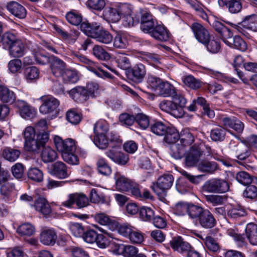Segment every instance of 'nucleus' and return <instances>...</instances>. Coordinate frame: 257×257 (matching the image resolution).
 Masks as SVG:
<instances>
[{
    "mask_svg": "<svg viewBox=\"0 0 257 257\" xmlns=\"http://www.w3.org/2000/svg\"><path fill=\"white\" fill-rule=\"evenodd\" d=\"M172 100H163L159 104L160 109L170 113L176 118L182 117L184 114L183 108L186 103V99L182 95L171 96Z\"/></svg>",
    "mask_w": 257,
    "mask_h": 257,
    "instance_id": "nucleus-1",
    "label": "nucleus"
},
{
    "mask_svg": "<svg viewBox=\"0 0 257 257\" xmlns=\"http://www.w3.org/2000/svg\"><path fill=\"white\" fill-rule=\"evenodd\" d=\"M164 141L171 144L170 150L171 156L176 159H180L184 154V147H180L179 143H176L179 140V134L176 128L172 127L168 128L166 133L164 134Z\"/></svg>",
    "mask_w": 257,
    "mask_h": 257,
    "instance_id": "nucleus-2",
    "label": "nucleus"
},
{
    "mask_svg": "<svg viewBox=\"0 0 257 257\" xmlns=\"http://www.w3.org/2000/svg\"><path fill=\"white\" fill-rule=\"evenodd\" d=\"M72 59L76 62L82 63L90 71L95 73L100 77H106L111 78V75L107 72L103 70L97 66L92 61L88 59L85 56L76 53H73L71 55Z\"/></svg>",
    "mask_w": 257,
    "mask_h": 257,
    "instance_id": "nucleus-3",
    "label": "nucleus"
},
{
    "mask_svg": "<svg viewBox=\"0 0 257 257\" xmlns=\"http://www.w3.org/2000/svg\"><path fill=\"white\" fill-rule=\"evenodd\" d=\"M228 183L224 180L213 179L208 180L202 186V193H223L228 191Z\"/></svg>",
    "mask_w": 257,
    "mask_h": 257,
    "instance_id": "nucleus-4",
    "label": "nucleus"
},
{
    "mask_svg": "<svg viewBox=\"0 0 257 257\" xmlns=\"http://www.w3.org/2000/svg\"><path fill=\"white\" fill-rule=\"evenodd\" d=\"M203 152L200 146L194 145L191 147L186 152H184V163L189 167L196 166L200 161Z\"/></svg>",
    "mask_w": 257,
    "mask_h": 257,
    "instance_id": "nucleus-5",
    "label": "nucleus"
},
{
    "mask_svg": "<svg viewBox=\"0 0 257 257\" xmlns=\"http://www.w3.org/2000/svg\"><path fill=\"white\" fill-rule=\"evenodd\" d=\"M173 181L174 178L172 175H165L159 178L152 188L158 196H161L165 193L166 190L171 188Z\"/></svg>",
    "mask_w": 257,
    "mask_h": 257,
    "instance_id": "nucleus-6",
    "label": "nucleus"
},
{
    "mask_svg": "<svg viewBox=\"0 0 257 257\" xmlns=\"http://www.w3.org/2000/svg\"><path fill=\"white\" fill-rule=\"evenodd\" d=\"M40 99L43 103L40 106L39 110L44 114L56 111L60 105L59 100L52 96H42Z\"/></svg>",
    "mask_w": 257,
    "mask_h": 257,
    "instance_id": "nucleus-7",
    "label": "nucleus"
},
{
    "mask_svg": "<svg viewBox=\"0 0 257 257\" xmlns=\"http://www.w3.org/2000/svg\"><path fill=\"white\" fill-rule=\"evenodd\" d=\"M74 203L78 208H82L89 204V199L84 194H70L68 195V199L62 202V205L65 207L71 208Z\"/></svg>",
    "mask_w": 257,
    "mask_h": 257,
    "instance_id": "nucleus-8",
    "label": "nucleus"
},
{
    "mask_svg": "<svg viewBox=\"0 0 257 257\" xmlns=\"http://www.w3.org/2000/svg\"><path fill=\"white\" fill-rule=\"evenodd\" d=\"M54 142L58 151L61 153V155L64 153L74 152L76 149L75 141L72 139L63 140L60 137L55 136Z\"/></svg>",
    "mask_w": 257,
    "mask_h": 257,
    "instance_id": "nucleus-9",
    "label": "nucleus"
},
{
    "mask_svg": "<svg viewBox=\"0 0 257 257\" xmlns=\"http://www.w3.org/2000/svg\"><path fill=\"white\" fill-rule=\"evenodd\" d=\"M256 22H257V15L252 14L245 17L241 23L235 26V28L239 33L247 37L248 33L246 31L254 30L255 28L254 24Z\"/></svg>",
    "mask_w": 257,
    "mask_h": 257,
    "instance_id": "nucleus-10",
    "label": "nucleus"
},
{
    "mask_svg": "<svg viewBox=\"0 0 257 257\" xmlns=\"http://www.w3.org/2000/svg\"><path fill=\"white\" fill-rule=\"evenodd\" d=\"M15 105L18 108L20 115L26 119H31L35 117L37 114L36 109L26 101L18 100Z\"/></svg>",
    "mask_w": 257,
    "mask_h": 257,
    "instance_id": "nucleus-11",
    "label": "nucleus"
},
{
    "mask_svg": "<svg viewBox=\"0 0 257 257\" xmlns=\"http://www.w3.org/2000/svg\"><path fill=\"white\" fill-rule=\"evenodd\" d=\"M121 13L123 15V25L125 27H131L138 24L140 22L139 18L132 15L131 8L127 5H123L121 7Z\"/></svg>",
    "mask_w": 257,
    "mask_h": 257,
    "instance_id": "nucleus-12",
    "label": "nucleus"
},
{
    "mask_svg": "<svg viewBox=\"0 0 257 257\" xmlns=\"http://www.w3.org/2000/svg\"><path fill=\"white\" fill-rule=\"evenodd\" d=\"M191 29L196 39L203 44H206L210 36L207 30L201 24L194 23L192 25Z\"/></svg>",
    "mask_w": 257,
    "mask_h": 257,
    "instance_id": "nucleus-13",
    "label": "nucleus"
},
{
    "mask_svg": "<svg viewBox=\"0 0 257 257\" xmlns=\"http://www.w3.org/2000/svg\"><path fill=\"white\" fill-rule=\"evenodd\" d=\"M115 186L117 190L122 192L128 191L133 186V181L118 172L114 176Z\"/></svg>",
    "mask_w": 257,
    "mask_h": 257,
    "instance_id": "nucleus-14",
    "label": "nucleus"
},
{
    "mask_svg": "<svg viewBox=\"0 0 257 257\" xmlns=\"http://www.w3.org/2000/svg\"><path fill=\"white\" fill-rule=\"evenodd\" d=\"M57 239L55 230L52 228H44L40 235V241L46 245H53Z\"/></svg>",
    "mask_w": 257,
    "mask_h": 257,
    "instance_id": "nucleus-15",
    "label": "nucleus"
},
{
    "mask_svg": "<svg viewBox=\"0 0 257 257\" xmlns=\"http://www.w3.org/2000/svg\"><path fill=\"white\" fill-rule=\"evenodd\" d=\"M49 64L52 73L55 77L61 76L66 66L63 60L54 56H51Z\"/></svg>",
    "mask_w": 257,
    "mask_h": 257,
    "instance_id": "nucleus-16",
    "label": "nucleus"
},
{
    "mask_svg": "<svg viewBox=\"0 0 257 257\" xmlns=\"http://www.w3.org/2000/svg\"><path fill=\"white\" fill-rule=\"evenodd\" d=\"M93 38L96 39L99 42L108 44L112 42L113 37L108 31L103 29L102 27L98 25L95 32L92 33Z\"/></svg>",
    "mask_w": 257,
    "mask_h": 257,
    "instance_id": "nucleus-17",
    "label": "nucleus"
},
{
    "mask_svg": "<svg viewBox=\"0 0 257 257\" xmlns=\"http://www.w3.org/2000/svg\"><path fill=\"white\" fill-rule=\"evenodd\" d=\"M50 173L60 179L66 178L69 175L66 165L60 161H57L52 165Z\"/></svg>",
    "mask_w": 257,
    "mask_h": 257,
    "instance_id": "nucleus-18",
    "label": "nucleus"
},
{
    "mask_svg": "<svg viewBox=\"0 0 257 257\" xmlns=\"http://www.w3.org/2000/svg\"><path fill=\"white\" fill-rule=\"evenodd\" d=\"M170 245L175 251L180 253L187 252L191 246L188 242L184 241L180 236L173 237L170 241Z\"/></svg>",
    "mask_w": 257,
    "mask_h": 257,
    "instance_id": "nucleus-19",
    "label": "nucleus"
},
{
    "mask_svg": "<svg viewBox=\"0 0 257 257\" xmlns=\"http://www.w3.org/2000/svg\"><path fill=\"white\" fill-rule=\"evenodd\" d=\"M67 92L70 97L76 101H85L88 98L87 91L84 87L76 86Z\"/></svg>",
    "mask_w": 257,
    "mask_h": 257,
    "instance_id": "nucleus-20",
    "label": "nucleus"
},
{
    "mask_svg": "<svg viewBox=\"0 0 257 257\" xmlns=\"http://www.w3.org/2000/svg\"><path fill=\"white\" fill-rule=\"evenodd\" d=\"M200 225L205 228H211L216 224V220L212 213L207 209L201 214L198 219Z\"/></svg>",
    "mask_w": 257,
    "mask_h": 257,
    "instance_id": "nucleus-21",
    "label": "nucleus"
},
{
    "mask_svg": "<svg viewBox=\"0 0 257 257\" xmlns=\"http://www.w3.org/2000/svg\"><path fill=\"white\" fill-rule=\"evenodd\" d=\"M149 34L155 39L161 41H166L169 38V34L166 28L163 25L157 24Z\"/></svg>",
    "mask_w": 257,
    "mask_h": 257,
    "instance_id": "nucleus-22",
    "label": "nucleus"
},
{
    "mask_svg": "<svg viewBox=\"0 0 257 257\" xmlns=\"http://www.w3.org/2000/svg\"><path fill=\"white\" fill-rule=\"evenodd\" d=\"M196 167L198 171L207 174H212L218 169V166L216 162L206 160L199 161Z\"/></svg>",
    "mask_w": 257,
    "mask_h": 257,
    "instance_id": "nucleus-23",
    "label": "nucleus"
},
{
    "mask_svg": "<svg viewBox=\"0 0 257 257\" xmlns=\"http://www.w3.org/2000/svg\"><path fill=\"white\" fill-rule=\"evenodd\" d=\"M8 11L15 17L19 19H24L26 17L27 12L25 8L16 2H11L7 5Z\"/></svg>",
    "mask_w": 257,
    "mask_h": 257,
    "instance_id": "nucleus-24",
    "label": "nucleus"
},
{
    "mask_svg": "<svg viewBox=\"0 0 257 257\" xmlns=\"http://www.w3.org/2000/svg\"><path fill=\"white\" fill-rule=\"evenodd\" d=\"M8 49L10 55L15 58H19L24 55L25 46L22 41L19 39Z\"/></svg>",
    "mask_w": 257,
    "mask_h": 257,
    "instance_id": "nucleus-25",
    "label": "nucleus"
},
{
    "mask_svg": "<svg viewBox=\"0 0 257 257\" xmlns=\"http://www.w3.org/2000/svg\"><path fill=\"white\" fill-rule=\"evenodd\" d=\"M222 122L224 126L231 128L238 133H241L244 128V124L238 119L223 117Z\"/></svg>",
    "mask_w": 257,
    "mask_h": 257,
    "instance_id": "nucleus-26",
    "label": "nucleus"
},
{
    "mask_svg": "<svg viewBox=\"0 0 257 257\" xmlns=\"http://www.w3.org/2000/svg\"><path fill=\"white\" fill-rule=\"evenodd\" d=\"M180 147H185L191 145L195 140L194 135L187 128L183 130L179 135Z\"/></svg>",
    "mask_w": 257,
    "mask_h": 257,
    "instance_id": "nucleus-27",
    "label": "nucleus"
},
{
    "mask_svg": "<svg viewBox=\"0 0 257 257\" xmlns=\"http://www.w3.org/2000/svg\"><path fill=\"white\" fill-rule=\"evenodd\" d=\"M158 91L161 95L165 97L181 95L180 93H177L174 86L166 81L163 80Z\"/></svg>",
    "mask_w": 257,
    "mask_h": 257,
    "instance_id": "nucleus-28",
    "label": "nucleus"
},
{
    "mask_svg": "<svg viewBox=\"0 0 257 257\" xmlns=\"http://www.w3.org/2000/svg\"><path fill=\"white\" fill-rule=\"evenodd\" d=\"M225 43L230 47L244 52L247 49V44L239 36H235L229 41L226 40Z\"/></svg>",
    "mask_w": 257,
    "mask_h": 257,
    "instance_id": "nucleus-29",
    "label": "nucleus"
},
{
    "mask_svg": "<svg viewBox=\"0 0 257 257\" xmlns=\"http://www.w3.org/2000/svg\"><path fill=\"white\" fill-rule=\"evenodd\" d=\"M131 72L132 80L136 82H141L143 81L146 74V70L145 66L140 63L133 67Z\"/></svg>",
    "mask_w": 257,
    "mask_h": 257,
    "instance_id": "nucleus-30",
    "label": "nucleus"
},
{
    "mask_svg": "<svg viewBox=\"0 0 257 257\" xmlns=\"http://www.w3.org/2000/svg\"><path fill=\"white\" fill-rule=\"evenodd\" d=\"M246 237L250 244L257 245V225L253 223L247 224L245 228Z\"/></svg>",
    "mask_w": 257,
    "mask_h": 257,
    "instance_id": "nucleus-31",
    "label": "nucleus"
},
{
    "mask_svg": "<svg viewBox=\"0 0 257 257\" xmlns=\"http://www.w3.org/2000/svg\"><path fill=\"white\" fill-rule=\"evenodd\" d=\"M16 99L13 91L4 85H0V100L4 103H12Z\"/></svg>",
    "mask_w": 257,
    "mask_h": 257,
    "instance_id": "nucleus-32",
    "label": "nucleus"
},
{
    "mask_svg": "<svg viewBox=\"0 0 257 257\" xmlns=\"http://www.w3.org/2000/svg\"><path fill=\"white\" fill-rule=\"evenodd\" d=\"M34 206L36 210L45 215L49 214L51 212L49 203L44 198H39L36 201Z\"/></svg>",
    "mask_w": 257,
    "mask_h": 257,
    "instance_id": "nucleus-33",
    "label": "nucleus"
},
{
    "mask_svg": "<svg viewBox=\"0 0 257 257\" xmlns=\"http://www.w3.org/2000/svg\"><path fill=\"white\" fill-rule=\"evenodd\" d=\"M14 190L15 185L13 183L8 182V181L3 183L0 188V192L3 199L5 200L11 199Z\"/></svg>",
    "mask_w": 257,
    "mask_h": 257,
    "instance_id": "nucleus-34",
    "label": "nucleus"
},
{
    "mask_svg": "<svg viewBox=\"0 0 257 257\" xmlns=\"http://www.w3.org/2000/svg\"><path fill=\"white\" fill-rule=\"evenodd\" d=\"M121 14L116 9L109 7L103 11V16L107 21L116 23L120 20Z\"/></svg>",
    "mask_w": 257,
    "mask_h": 257,
    "instance_id": "nucleus-35",
    "label": "nucleus"
},
{
    "mask_svg": "<svg viewBox=\"0 0 257 257\" xmlns=\"http://www.w3.org/2000/svg\"><path fill=\"white\" fill-rule=\"evenodd\" d=\"M57 157V153L50 147H44L41 153V158L44 163L52 162Z\"/></svg>",
    "mask_w": 257,
    "mask_h": 257,
    "instance_id": "nucleus-36",
    "label": "nucleus"
},
{
    "mask_svg": "<svg viewBox=\"0 0 257 257\" xmlns=\"http://www.w3.org/2000/svg\"><path fill=\"white\" fill-rule=\"evenodd\" d=\"M61 76L66 83H75L79 80L78 72L75 70L65 69Z\"/></svg>",
    "mask_w": 257,
    "mask_h": 257,
    "instance_id": "nucleus-37",
    "label": "nucleus"
},
{
    "mask_svg": "<svg viewBox=\"0 0 257 257\" xmlns=\"http://www.w3.org/2000/svg\"><path fill=\"white\" fill-rule=\"evenodd\" d=\"M35 231L34 226L29 223H23L17 229V233L21 236H32L34 234Z\"/></svg>",
    "mask_w": 257,
    "mask_h": 257,
    "instance_id": "nucleus-38",
    "label": "nucleus"
},
{
    "mask_svg": "<svg viewBox=\"0 0 257 257\" xmlns=\"http://www.w3.org/2000/svg\"><path fill=\"white\" fill-rule=\"evenodd\" d=\"M19 39L15 34L7 32L2 35L1 43H2L4 48H9Z\"/></svg>",
    "mask_w": 257,
    "mask_h": 257,
    "instance_id": "nucleus-39",
    "label": "nucleus"
},
{
    "mask_svg": "<svg viewBox=\"0 0 257 257\" xmlns=\"http://www.w3.org/2000/svg\"><path fill=\"white\" fill-rule=\"evenodd\" d=\"M234 151L238 159L243 160L250 156L248 148L243 144H238L234 146Z\"/></svg>",
    "mask_w": 257,
    "mask_h": 257,
    "instance_id": "nucleus-40",
    "label": "nucleus"
},
{
    "mask_svg": "<svg viewBox=\"0 0 257 257\" xmlns=\"http://www.w3.org/2000/svg\"><path fill=\"white\" fill-rule=\"evenodd\" d=\"M226 131L222 127H215L210 132V138L214 142H222L225 139Z\"/></svg>",
    "mask_w": 257,
    "mask_h": 257,
    "instance_id": "nucleus-41",
    "label": "nucleus"
},
{
    "mask_svg": "<svg viewBox=\"0 0 257 257\" xmlns=\"http://www.w3.org/2000/svg\"><path fill=\"white\" fill-rule=\"evenodd\" d=\"M41 148L42 147L37 138L24 142V149L28 152H32L34 154L39 153Z\"/></svg>",
    "mask_w": 257,
    "mask_h": 257,
    "instance_id": "nucleus-42",
    "label": "nucleus"
},
{
    "mask_svg": "<svg viewBox=\"0 0 257 257\" xmlns=\"http://www.w3.org/2000/svg\"><path fill=\"white\" fill-rule=\"evenodd\" d=\"M67 21L71 24L78 26L82 22V17L81 15L75 11H71L66 15Z\"/></svg>",
    "mask_w": 257,
    "mask_h": 257,
    "instance_id": "nucleus-43",
    "label": "nucleus"
},
{
    "mask_svg": "<svg viewBox=\"0 0 257 257\" xmlns=\"http://www.w3.org/2000/svg\"><path fill=\"white\" fill-rule=\"evenodd\" d=\"M227 215L233 218L244 216L246 215L244 209L241 206H233L227 210Z\"/></svg>",
    "mask_w": 257,
    "mask_h": 257,
    "instance_id": "nucleus-44",
    "label": "nucleus"
},
{
    "mask_svg": "<svg viewBox=\"0 0 257 257\" xmlns=\"http://www.w3.org/2000/svg\"><path fill=\"white\" fill-rule=\"evenodd\" d=\"M205 45L207 50L212 53H217L219 52L221 49L220 40L217 38H210L206 44Z\"/></svg>",
    "mask_w": 257,
    "mask_h": 257,
    "instance_id": "nucleus-45",
    "label": "nucleus"
},
{
    "mask_svg": "<svg viewBox=\"0 0 257 257\" xmlns=\"http://www.w3.org/2000/svg\"><path fill=\"white\" fill-rule=\"evenodd\" d=\"M21 154V152L17 149L6 148L3 151L4 157L10 162H14L17 160Z\"/></svg>",
    "mask_w": 257,
    "mask_h": 257,
    "instance_id": "nucleus-46",
    "label": "nucleus"
},
{
    "mask_svg": "<svg viewBox=\"0 0 257 257\" xmlns=\"http://www.w3.org/2000/svg\"><path fill=\"white\" fill-rule=\"evenodd\" d=\"M93 55L100 60H107L110 58L109 54L100 46L95 45L92 49Z\"/></svg>",
    "mask_w": 257,
    "mask_h": 257,
    "instance_id": "nucleus-47",
    "label": "nucleus"
},
{
    "mask_svg": "<svg viewBox=\"0 0 257 257\" xmlns=\"http://www.w3.org/2000/svg\"><path fill=\"white\" fill-rule=\"evenodd\" d=\"M185 85L193 89H197L201 86L202 82L192 75L186 76L183 79Z\"/></svg>",
    "mask_w": 257,
    "mask_h": 257,
    "instance_id": "nucleus-48",
    "label": "nucleus"
},
{
    "mask_svg": "<svg viewBox=\"0 0 257 257\" xmlns=\"http://www.w3.org/2000/svg\"><path fill=\"white\" fill-rule=\"evenodd\" d=\"M227 233L233 238L238 246L243 247L247 244L245 237L243 234L238 233L233 229H229Z\"/></svg>",
    "mask_w": 257,
    "mask_h": 257,
    "instance_id": "nucleus-49",
    "label": "nucleus"
},
{
    "mask_svg": "<svg viewBox=\"0 0 257 257\" xmlns=\"http://www.w3.org/2000/svg\"><path fill=\"white\" fill-rule=\"evenodd\" d=\"M27 175L29 179L37 182H40L43 179V172L37 168H30L27 172Z\"/></svg>",
    "mask_w": 257,
    "mask_h": 257,
    "instance_id": "nucleus-50",
    "label": "nucleus"
},
{
    "mask_svg": "<svg viewBox=\"0 0 257 257\" xmlns=\"http://www.w3.org/2000/svg\"><path fill=\"white\" fill-rule=\"evenodd\" d=\"M205 210L200 206L190 204L188 205V214L193 219H199Z\"/></svg>",
    "mask_w": 257,
    "mask_h": 257,
    "instance_id": "nucleus-51",
    "label": "nucleus"
},
{
    "mask_svg": "<svg viewBox=\"0 0 257 257\" xmlns=\"http://www.w3.org/2000/svg\"><path fill=\"white\" fill-rule=\"evenodd\" d=\"M108 130V124L104 120H99L94 124L93 131L95 136L106 135Z\"/></svg>",
    "mask_w": 257,
    "mask_h": 257,
    "instance_id": "nucleus-52",
    "label": "nucleus"
},
{
    "mask_svg": "<svg viewBox=\"0 0 257 257\" xmlns=\"http://www.w3.org/2000/svg\"><path fill=\"white\" fill-rule=\"evenodd\" d=\"M135 121L144 130L150 125L149 117L142 112H139L135 115Z\"/></svg>",
    "mask_w": 257,
    "mask_h": 257,
    "instance_id": "nucleus-53",
    "label": "nucleus"
},
{
    "mask_svg": "<svg viewBox=\"0 0 257 257\" xmlns=\"http://www.w3.org/2000/svg\"><path fill=\"white\" fill-rule=\"evenodd\" d=\"M8 70L11 73H20L22 68V62L19 59H14L9 61L8 64Z\"/></svg>",
    "mask_w": 257,
    "mask_h": 257,
    "instance_id": "nucleus-54",
    "label": "nucleus"
},
{
    "mask_svg": "<svg viewBox=\"0 0 257 257\" xmlns=\"http://www.w3.org/2000/svg\"><path fill=\"white\" fill-rule=\"evenodd\" d=\"M169 126L166 125L161 121H157L152 125L151 131L158 136H164L166 133Z\"/></svg>",
    "mask_w": 257,
    "mask_h": 257,
    "instance_id": "nucleus-55",
    "label": "nucleus"
},
{
    "mask_svg": "<svg viewBox=\"0 0 257 257\" xmlns=\"http://www.w3.org/2000/svg\"><path fill=\"white\" fill-rule=\"evenodd\" d=\"M89 9L97 12H100L105 6V0H88L86 3Z\"/></svg>",
    "mask_w": 257,
    "mask_h": 257,
    "instance_id": "nucleus-56",
    "label": "nucleus"
},
{
    "mask_svg": "<svg viewBox=\"0 0 257 257\" xmlns=\"http://www.w3.org/2000/svg\"><path fill=\"white\" fill-rule=\"evenodd\" d=\"M40 72L36 67H30L25 70V77L28 81H32L39 77Z\"/></svg>",
    "mask_w": 257,
    "mask_h": 257,
    "instance_id": "nucleus-57",
    "label": "nucleus"
},
{
    "mask_svg": "<svg viewBox=\"0 0 257 257\" xmlns=\"http://www.w3.org/2000/svg\"><path fill=\"white\" fill-rule=\"evenodd\" d=\"M203 194L206 201L214 206L221 204L226 200V198L222 196L207 195L206 193H203Z\"/></svg>",
    "mask_w": 257,
    "mask_h": 257,
    "instance_id": "nucleus-58",
    "label": "nucleus"
},
{
    "mask_svg": "<svg viewBox=\"0 0 257 257\" xmlns=\"http://www.w3.org/2000/svg\"><path fill=\"white\" fill-rule=\"evenodd\" d=\"M116 63L118 66L123 70H126L131 67L130 60L125 54H120L116 57Z\"/></svg>",
    "mask_w": 257,
    "mask_h": 257,
    "instance_id": "nucleus-59",
    "label": "nucleus"
},
{
    "mask_svg": "<svg viewBox=\"0 0 257 257\" xmlns=\"http://www.w3.org/2000/svg\"><path fill=\"white\" fill-rule=\"evenodd\" d=\"M98 172L104 175H108L111 172V169L105 160L103 158L99 159L97 162Z\"/></svg>",
    "mask_w": 257,
    "mask_h": 257,
    "instance_id": "nucleus-60",
    "label": "nucleus"
},
{
    "mask_svg": "<svg viewBox=\"0 0 257 257\" xmlns=\"http://www.w3.org/2000/svg\"><path fill=\"white\" fill-rule=\"evenodd\" d=\"M96 222L102 225L110 226L113 223L112 220L109 217L104 213H97L94 215Z\"/></svg>",
    "mask_w": 257,
    "mask_h": 257,
    "instance_id": "nucleus-61",
    "label": "nucleus"
},
{
    "mask_svg": "<svg viewBox=\"0 0 257 257\" xmlns=\"http://www.w3.org/2000/svg\"><path fill=\"white\" fill-rule=\"evenodd\" d=\"M236 180L241 184L247 185L252 182L251 176L247 172L240 171L236 174Z\"/></svg>",
    "mask_w": 257,
    "mask_h": 257,
    "instance_id": "nucleus-62",
    "label": "nucleus"
},
{
    "mask_svg": "<svg viewBox=\"0 0 257 257\" xmlns=\"http://www.w3.org/2000/svg\"><path fill=\"white\" fill-rule=\"evenodd\" d=\"M205 244L211 251L217 252L220 249V246L217 241L211 236H207L205 239Z\"/></svg>",
    "mask_w": 257,
    "mask_h": 257,
    "instance_id": "nucleus-63",
    "label": "nucleus"
},
{
    "mask_svg": "<svg viewBox=\"0 0 257 257\" xmlns=\"http://www.w3.org/2000/svg\"><path fill=\"white\" fill-rule=\"evenodd\" d=\"M244 197L251 200L257 198V187L253 185H248L243 192Z\"/></svg>",
    "mask_w": 257,
    "mask_h": 257,
    "instance_id": "nucleus-64",
    "label": "nucleus"
}]
</instances>
